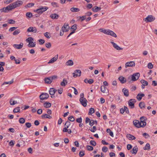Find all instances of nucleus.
<instances>
[{
  "label": "nucleus",
  "mask_w": 157,
  "mask_h": 157,
  "mask_svg": "<svg viewBox=\"0 0 157 157\" xmlns=\"http://www.w3.org/2000/svg\"><path fill=\"white\" fill-rule=\"evenodd\" d=\"M21 0H18L17 2L10 4L5 8V10H12L16 8L19 7L23 3Z\"/></svg>",
  "instance_id": "f257e3e1"
},
{
  "label": "nucleus",
  "mask_w": 157,
  "mask_h": 157,
  "mask_svg": "<svg viewBox=\"0 0 157 157\" xmlns=\"http://www.w3.org/2000/svg\"><path fill=\"white\" fill-rule=\"evenodd\" d=\"M155 20V17L151 15H149L145 19L144 21L146 22H150L154 21Z\"/></svg>",
  "instance_id": "f03ea898"
},
{
  "label": "nucleus",
  "mask_w": 157,
  "mask_h": 157,
  "mask_svg": "<svg viewBox=\"0 0 157 157\" xmlns=\"http://www.w3.org/2000/svg\"><path fill=\"white\" fill-rule=\"evenodd\" d=\"M140 76V74L139 73H134L131 76V78L132 80L134 81H135L139 78Z\"/></svg>",
  "instance_id": "7ed1b4c3"
},
{
  "label": "nucleus",
  "mask_w": 157,
  "mask_h": 157,
  "mask_svg": "<svg viewBox=\"0 0 157 157\" xmlns=\"http://www.w3.org/2000/svg\"><path fill=\"white\" fill-rule=\"evenodd\" d=\"M135 102L136 101L134 99H130L129 100L128 105L131 108H133L134 107V104Z\"/></svg>",
  "instance_id": "20e7f679"
},
{
  "label": "nucleus",
  "mask_w": 157,
  "mask_h": 157,
  "mask_svg": "<svg viewBox=\"0 0 157 157\" xmlns=\"http://www.w3.org/2000/svg\"><path fill=\"white\" fill-rule=\"evenodd\" d=\"M135 63L134 61L128 62L126 63L125 65V68L128 67H133L135 66Z\"/></svg>",
  "instance_id": "39448f33"
},
{
  "label": "nucleus",
  "mask_w": 157,
  "mask_h": 157,
  "mask_svg": "<svg viewBox=\"0 0 157 157\" xmlns=\"http://www.w3.org/2000/svg\"><path fill=\"white\" fill-rule=\"evenodd\" d=\"M79 101L81 104L84 107H86L87 105V100L85 98H80Z\"/></svg>",
  "instance_id": "423d86ee"
},
{
  "label": "nucleus",
  "mask_w": 157,
  "mask_h": 157,
  "mask_svg": "<svg viewBox=\"0 0 157 157\" xmlns=\"http://www.w3.org/2000/svg\"><path fill=\"white\" fill-rule=\"evenodd\" d=\"M110 43L112 44L113 48L116 50L120 51L123 49V48L120 47L116 43L113 41H111Z\"/></svg>",
  "instance_id": "0eeeda50"
},
{
  "label": "nucleus",
  "mask_w": 157,
  "mask_h": 157,
  "mask_svg": "<svg viewBox=\"0 0 157 157\" xmlns=\"http://www.w3.org/2000/svg\"><path fill=\"white\" fill-rule=\"evenodd\" d=\"M81 71L80 70H77L75 71V72L73 73V77L75 78L78 76H80L81 75Z\"/></svg>",
  "instance_id": "6e6552de"
},
{
  "label": "nucleus",
  "mask_w": 157,
  "mask_h": 157,
  "mask_svg": "<svg viewBox=\"0 0 157 157\" xmlns=\"http://www.w3.org/2000/svg\"><path fill=\"white\" fill-rule=\"evenodd\" d=\"M49 95L47 93H43L40 96V98L41 100H44L48 98Z\"/></svg>",
  "instance_id": "1a4fd4ad"
},
{
  "label": "nucleus",
  "mask_w": 157,
  "mask_h": 157,
  "mask_svg": "<svg viewBox=\"0 0 157 157\" xmlns=\"http://www.w3.org/2000/svg\"><path fill=\"white\" fill-rule=\"evenodd\" d=\"M37 29L35 27H30L27 30V31L28 32H33V33H36V32Z\"/></svg>",
  "instance_id": "9d476101"
},
{
  "label": "nucleus",
  "mask_w": 157,
  "mask_h": 157,
  "mask_svg": "<svg viewBox=\"0 0 157 157\" xmlns=\"http://www.w3.org/2000/svg\"><path fill=\"white\" fill-rule=\"evenodd\" d=\"M133 123L134 126L138 128H140L141 127V124L140 123V122L137 120H134L133 121Z\"/></svg>",
  "instance_id": "9b49d317"
},
{
  "label": "nucleus",
  "mask_w": 157,
  "mask_h": 157,
  "mask_svg": "<svg viewBox=\"0 0 157 157\" xmlns=\"http://www.w3.org/2000/svg\"><path fill=\"white\" fill-rule=\"evenodd\" d=\"M58 58V55H57L55 57L52 58L48 62V64L52 63L57 60Z\"/></svg>",
  "instance_id": "f8f14e48"
},
{
  "label": "nucleus",
  "mask_w": 157,
  "mask_h": 157,
  "mask_svg": "<svg viewBox=\"0 0 157 157\" xmlns=\"http://www.w3.org/2000/svg\"><path fill=\"white\" fill-rule=\"evenodd\" d=\"M69 26L68 24H64L63 26L62 29L63 31H64L65 32H67L69 30Z\"/></svg>",
  "instance_id": "ddd939ff"
},
{
  "label": "nucleus",
  "mask_w": 157,
  "mask_h": 157,
  "mask_svg": "<svg viewBox=\"0 0 157 157\" xmlns=\"http://www.w3.org/2000/svg\"><path fill=\"white\" fill-rule=\"evenodd\" d=\"M23 45V44L22 42L20 43L19 44H14L13 46L17 49H21L22 48Z\"/></svg>",
  "instance_id": "4468645a"
},
{
  "label": "nucleus",
  "mask_w": 157,
  "mask_h": 157,
  "mask_svg": "<svg viewBox=\"0 0 157 157\" xmlns=\"http://www.w3.org/2000/svg\"><path fill=\"white\" fill-rule=\"evenodd\" d=\"M122 92L123 93L124 95L126 97H128L129 96V92L128 89L124 88L122 90Z\"/></svg>",
  "instance_id": "2eb2a0df"
},
{
  "label": "nucleus",
  "mask_w": 157,
  "mask_h": 157,
  "mask_svg": "<svg viewBox=\"0 0 157 157\" xmlns=\"http://www.w3.org/2000/svg\"><path fill=\"white\" fill-rule=\"evenodd\" d=\"M118 79L122 83H124L126 82V79L122 76H120L118 78Z\"/></svg>",
  "instance_id": "dca6fc26"
},
{
  "label": "nucleus",
  "mask_w": 157,
  "mask_h": 157,
  "mask_svg": "<svg viewBox=\"0 0 157 157\" xmlns=\"http://www.w3.org/2000/svg\"><path fill=\"white\" fill-rule=\"evenodd\" d=\"M138 147L136 146L134 147L130 151V152L133 154H136L137 153L138 151Z\"/></svg>",
  "instance_id": "f3484780"
},
{
  "label": "nucleus",
  "mask_w": 157,
  "mask_h": 157,
  "mask_svg": "<svg viewBox=\"0 0 157 157\" xmlns=\"http://www.w3.org/2000/svg\"><path fill=\"white\" fill-rule=\"evenodd\" d=\"M44 81L45 83L48 84H50L52 81V78L50 77L45 78Z\"/></svg>",
  "instance_id": "a211bd4d"
},
{
  "label": "nucleus",
  "mask_w": 157,
  "mask_h": 157,
  "mask_svg": "<svg viewBox=\"0 0 157 157\" xmlns=\"http://www.w3.org/2000/svg\"><path fill=\"white\" fill-rule=\"evenodd\" d=\"M108 35H110L115 37H117V35L115 33L113 32L110 30H109Z\"/></svg>",
  "instance_id": "6ab92c4d"
},
{
  "label": "nucleus",
  "mask_w": 157,
  "mask_h": 157,
  "mask_svg": "<svg viewBox=\"0 0 157 157\" xmlns=\"http://www.w3.org/2000/svg\"><path fill=\"white\" fill-rule=\"evenodd\" d=\"M57 90L55 89L54 88H52L50 89L49 93L50 95H53L54 94L55 92Z\"/></svg>",
  "instance_id": "aec40b11"
},
{
  "label": "nucleus",
  "mask_w": 157,
  "mask_h": 157,
  "mask_svg": "<svg viewBox=\"0 0 157 157\" xmlns=\"http://www.w3.org/2000/svg\"><path fill=\"white\" fill-rule=\"evenodd\" d=\"M126 137L127 138L130 140H134L136 139V137L130 134H128Z\"/></svg>",
  "instance_id": "412c9836"
},
{
  "label": "nucleus",
  "mask_w": 157,
  "mask_h": 157,
  "mask_svg": "<svg viewBox=\"0 0 157 157\" xmlns=\"http://www.w3.org/2000/svg\"><path fill=\"white\" fill-rule=\"evenodd\" d=\"M109 30V29H105L101 28L99 29V31L101 32H102L105 34L108 35Z\"/></svg>",
  "instance_id": "4be33fe9"
},
{
  "label": "nucleus",
  "mask_w": 157,
  "mask_h": 157,
  "mask_svg": "<svg viewBox=\"0 0 157 157\" xmlns=\"http://www.w3.org/2000/svg\"><path fill=\"white\" fill-rule=\"evenodd\" d=\"M144 96V94H138L136 96V98L139 101H140L142 97Z\"/></svg>",
  "instance_id": "5701e85b"
},
{
  "label": "nucleus",
  "mask_w": 157,
  "mask_h": 157,
  "mask_svg": "<svg viewBox=\"0 0 157 157\" xmlns=\"http://www.w3.org/2000/svg\"><path fill=\"white\" fill-rule=\"evenodd\" d=\"M26 42L29 43V44L33 43L34 41L33 38L32 37H29L26 40Z\"/></svg>",
  "instance_id": "b1692460"
},
{
  "label": "nucleus",
  "mask_w": 157,
  "mask_h": 157,
  "mask_svg": "<svg viewBox=\"0 0 157 157\" xmlns=\"http://www.w3.org/2000/svg\"><path fill=\"white\" fill-rule=\"evenodd\" d=\"M50 17L52 19H57L59 17V16L56 13L52 14L51 15Z\"/></svg>",
  "instance_id": "393cba45"
},
{
  "label": "nucleus",
  "mask_w": 157,
  "mask_h": 157,
  "mask_svg": "<svg viewBox=\"0 0 157 157\" xmlns=\"http://www.w3.org/2000/svg\"><path fill=\"white\" fill-rule=\"evenodd\" d=\"M41 117L43 119L45 118L50 119L52 118V117L51 116L46 114L42 115Z\"/></svg>",
  "instance_id": "a878e982"
},
{
  "label": "nucleus",
  "mask_w": 157,
  "mask_h": 157,
  "mask_svg": "<svg viewBox=\"0 0 157 157\" xmlns=\"http://www.w3.org/2000/svg\"><path fill=\"white\" fill-rule=\"evenodd\" d=\"M143 149L144 150H149L150 149V146L149 143H147L145 147H143Z\"/></svg>",
  "instance_id": "bb28decb"
},
{
  "label": "nucleus",
  "mask_w": 157,
  "mask_h": 157,
  "mask_svg": "<svg viewBox=\"0 0 157 157\" xmlns=\"http://www.w3.org/2000/svg\"><path fill=\"white\" fill-rule=\"evenodd\" d=\"M44 107L48 108L51 106V104L50 103L46 102L44 104Z\"/></svg>",
  "instance_id": "cd10ccee"
},
{
  "label": "nucleus",
  "mask_w": 157,
  "mask_h": 157,
  "mask_svg": "<svg viewBox=\"0 0 157 157\" xmlns=\"http://www.w3.org/2000/svg\"><path fill=\"white\" fill-rule=\"evenodd\" d=\"M107 88L105 87L103 85L101 86V90L102 92L105 93L106 92V89Z\"/></svg>",
  "instance_id": "c85d7f7f"
},
{
  "label": "nucleus",
  "mask_w": 157,
  "mask_h": 157,
  "mask_svg": "<svg viewBox=\"0 0 157 157\" xmlns=\"http://www.w3.org/2000/svg\"><path fill=\"white\" fill-rule=\"evenodd\" d=\"M66 64L67 66L72 65L73 64V62L71 60H69L66 62Z\"/></svg>",
  "instance_id": "c756f323"
},
{
  "label": "nucleus",
  "mask_w": 157,
  "mask_h": 157,
  "mask_svg": "<svg viewBox=\"0 0 157 157\" xmlns=\"http://www.w3.org/2000/svg\"><path fill=\"white\" fill-rule=\"evenodd\" d=\"M10 103L11 105H14L17 104V102L13 100V99H11L10 101Z\"/></svg>",
  "instance_id": "7c9ffc66"
},
{
  "label": "nucleus",
  "mask_w": 157,
  "mask_h": 157,
  "mask_svg": "<svg viewBox=\"0 0 157 157\" xmlns=\"http://www.w3.org/2000/svg\"><path fill=\"white\" fill-rule=\"evenodd\" d=\"M34 5V4L33 3H29L25 6V7L27 8L33 6Z\"/></svg>",
  "instance_id": "2f4dec72"
},
{
  "label": "nucleus",
  "mask_w": 157,
  "mask_h": 157,
  "mask_svg": "<svg viewBox=\"0 0 157 157\" xmlns=\"http://www.w3.org/2000/svg\"><path fill=\"white\" fill-rule=\"evenodd\" d=\"M67 83V82L66 80L64 79L63 82H61L60 85L62 86H65Z\"/></svg>",
  "instance_id": "473e14b6"
},
{
  "label": "nucleus",
  "mask_w": 157,
  "mask_h": 157,
  "mask_svg": "<svg viewBox=\"0 0 157 157\" xmlns=\"http://www.w3.org/2000/svg\"><path fill=\"white\" fill-rule=\"evenodd\" d=\"M140 82L143 85L147 86L148 85L147 82L144 80L142 79L141 80Z\"/></svg>",
  "instance_id": "72a5a7b5"
},
{
  "label": "nucleus",
  "mask_w": 157,
  "mask_h": 157,
  "mask_svg": "<svg viewBox=\"0 0 157 157\" xmlns=\"http://www.w3.org/2000/svg\"><path fill=\"white\" fill-rule=\"evenodd\" d=\"M36 43L35 42H33V43H30V44H29L28 45V46L29 47H33L35 46H36Z\"/></svg>",
  "instance_id": "f704fd0d"
},
{
  "label": "nucleus",
  "mask_w": 157,
  "mask_h": 157,
  "mask_svg": "<svg viewBox=\"0 0 157 157\" xmlns=\"http://www.w3.org/2000/svg\"><path fill=\"white\" fill-rule=\"evenodd\" d=\"M44 36L47 38H50L51 36L50 33L48 32H46L44 34Z\"/></svg>",
  "instance_id": "c9c22d12"
},
{
  "label": "nucleus",
  "mask_w": 157,
  "mask_h": 157,
  "mask_svg": "<svg viewBox=\"0 0 157 157\" xmlns=\"http://www.w3.org/2000/svg\"><path fill=\"white\" fill-rule=\"evenodd\" d=\"M141 127H144L146 125V122L145 121H140Z\"/></svg>",
  "instance_id": "e433bc0d"
},
{
  "label": "nucleus",
  "mask_w": 157,
  "mask_h": 157,
  "mask_svg": "<svg viewBox=\"0 0 157 157\" xmlns=\"http://www.w3.org/2000/svg\"><path fill=\"white\" fill-rule=\"evenodd\" d=\"M139 106L141 109L144 108L145 107V104L144 102H140L139 104Z\"/></svg>",
  "instance_id": "4c0bfd02"
},
{
  "label": "nucleus",
  "mask_w": 157,
  "mask_h": 157,
  "mask_svg": "<svg viewBox=\"0 0 157 157\" xmlns=\"http://www.w3.org/2000/svg\"><path fill=\"white\" fill-rule=\"evenodd\" d=\"M71 124V122L68 121H67L65 124V127L66 128H68Z\"/></svg>",
  "instance_id": "58836bf2"
},
{
  "label": "nucleus",
  "mask_w": 157,
  "mask_h": 157,
  "mask_svg": "<svg viewBox=\"0 0 157 157\" xmlns=\"http://www.w3.org/2000/svg\"><path fill=\"white\" fill-rule=\"evenodd\" d=\"M94 112V109L92 108H91L90 109L89 112V115L93 113Z\"/></svg>",
  "instance_id": "ea45409f"
},
{
  "label": "nucleus",
  "mask_w": 157,
  "mask_h": 157,
  "mask_svg": "<svg viewBox=\"0 0 157 157\" xmlns=\"http://www.w3.org/2000/svg\"><path fill=\"white\" fill-rule=\"evenodd\" d=\"M25 121V119L21 117L20 118L19 122L21 124H24Z\"/></svg>",
  "instance_id": "a19ab883"
},
{
  "label": "nucleus",
  "mask_w": 157,
  "mask_h": 157,
  "mask_svg": "<svg viewBox=\"0 0 157 157\" xmlns=\"http://www.w3.org/2000/svg\"><path fill=\"white\" fill-rule=\"evenodd\" d=\"M77 25L75 24L71 27V29L73 30V31H75L77 29Z\"/></svg>",
  "instance_id": "79ce46f5"
},
{
  "label": "nucleus",
  "mask_w": 157,
  "mask_h": 157,
  "mask_svg": "<svg viewBox=\"0 0 157 157\" xmlns=\"http://www.w3.org/2000/svg\"><path fill=\"white\" fill-rule=\"evenodd\" d=\"M13 82V80H12L11 81L8 82H4L2 85H4L5 84H11Z\"/></svg>",
  "instance_id": "37998d69"
},
{
  "label": "nucleus",
  "mask_w": 157,
  "mask_h": 157,
  "mask_svg": "<svg viewBox=\"0 0 157 157\" xmlns=\"http://www.w3.org/2000/svg\"><path fill=\"white\" fill-rule=\"evenodd\" d=\"M20 32V31L19 29H17L15 30L13 33V34L14 35H16L18 34Z\"/></svg>",
  "instance_id": "c03bdc74"
},
{
  "label": "nucleus",
  "mask_w": 157,
  "mask_h": 157,
  "mask_svg": "<svg viewBox=\"0 0 157 157\" xmlns=\"http://www.w3.org/2000/svg\"><path fill=\"white\" fill-rule=\"evenodd\" d=\"M96 127L94 126L92 128H91L90 129V130L92 132H94L96 130Z\"/></svg>",
  "instance_id": "a18cd8bd"
},
{
  "label": "nucleus",
  "mask_w": 157,
  "mask_h": 157,
  "mask_svg": "<svg viewBox=\"0 0 157 157\" xmlns=\"http://www.w3.org/2000/svg\"><path fill=\"white\" fill-rule=\"evenodd\" d=\"M20 107H17L15 108L13 110V112L14 113H16L19 112L20 111Z\"/></svg>",
  "instance_id": "49530a36"
},
{
  "label": "nucleus",
  "mask_w": 157,
  "mask_h": 157,
  "mask_svg": "<svg viewBox=\"0 0 157 157\" xmlns=\"http://www.w3.org/2000/svg\"><path fill=\"white\" fill-rule=\"evenodd\" d=\"M143 136L146 139H147L150 137L149 135L146 133H144L143 134Z\"/></svg>",
  "instance_id": "de8ad7c7"
},
{
  "label": "nucleus",
  "mask_w": 157,
  "mask_h": 157,
  "mask_svg": "<svg viewBox=\"0 0 157 157\" xmlns=\"http://www.w3.org/2000/svg\"><path fill=\"white\" fill-rule=\"evenodd\" d=\"M90 143V144L94 146H95L96 145V143L94 140H91Z\"/></svg>",
  "instance_id": "09e8293b"
},
{
  "label": "nucleus",
  "mask_w": 157,
  "mask_h": 157,
  "mask_svg": "<svg viewBox=\"0 0 157 157\" xmlns=\"http://www.w3.org/2000/svg\"><path fill=\"white\" fill-rule=\"evenodd\" d=\"M86 147L87 149L89 151H92L93 149V147L90 146V145H87Z\"/></svg>",
  "instance_id": "8fccbe9b"
},
{
  "label": "nucleus",
  "mask_w": 157,
  "mask_h": 157,
  "mask_svg": "<svg viewBox=\"0 0 157 157\" xmlns=\"http://www.w3.org/2000/svg\"><path fill=\"white\" fill-rule=\"evenodd\" d=\"M45 45L46 47L48 48H49L51 47V43L50 42L45 44Z\"/></svg>",
  "instance_id": "3c124183"
},
{
  "label": "nucleus",
  "mask_w": 157,
  "mask_h": 157,
  "mask_svg": "<svg viewBox=\"0 0 157 157\" xmlns=\"http://www.w3.org/2000/svg\"><path fill=\"white\" fill-rule=\"evenodd\" d=\"M48 9V8L46 7H43V6H40V7L37 10H42L43 9H45V10H47Z\"/></svg>",
  "instance_id": "603ef678"
},
{
  "label": "nucleus",
  "mask_w": 157,
  "mask_h": 157,
  "mask_svg": "<svg viewBox=\"0 0 157 157\" xmlns=\"http://www.w3.org/2000/svg\"><path fill=\"white\" fill-rule=\"evenodd\" d=\"M124 111L127 114H129V111L128 109V107L125 106H124Z\"/></svg>",
  "instance_id": "864d4df0"
},
{
  "label": "nucleus",
  "mask_w": 157,
  "mask_h": 157,
  "mask_svg": "<svg viewBox=\"0 0 157 157\" xmlns=\"http://www.w3.org/2000/svg\"><path fill=\"white\" fill-rule=\"evenodd\" d=\"M102 9V8H101L100 7H98L96 6L92 8V10H99Z\"/></svg>",
  "instance_id": "5fc2aeb1"
},
{
  "label": "nucleus",
  "mask_w": 157,
  "mask_h": 157,
  "mask_svg": "<svg viewBox=\"0 0 157 157\" xmlns=\"http://www.w3.org/2000/svg\"><path fill=\"white\" fill-rule=\"evenodd\" d=\"M68 119L69 121H75V118L72 116H71L68 117Z\"/></svg>",
  "instance_id": "6e6d98bb"
},
{
  "label": "nucleus",
  "mask_w": 157,
  "mask_h": 157,
  "mask_svg": "<svg viewBox=\"0 0 157 157\" xmlns=\"http://www.w3.org/2000/svg\"><path fill=\"white\" fill-rule=\"evenodd\" d=\"M147 67L149 69H152L153 67V66L151 63H149L148 64Z\"/></svg>",
  "instance_id": "4d7b16f0"
},
{
  "label": "nucleus",
  "mask_w": 157,
  "mask_h": 157,
  "mask_svg": "<svg viewBox=\"0 0 157 157\" xmlns=\"http://www.w3.org/2000/svg\"><path fill=\"white\" fill-rule=\"evenodd\" d=\"M15 144V141L14 140H11L9 143V144L10 146L13 147Z\"/></svg>",
  "instance_id": "13d9d810"
},
{
  "label": "nucleus",
  "mask_w": 157,
  "mask_h": 157,
  "mask_svg": "<svg viewBox=\"0 0 157 157\" xmlns=\"http://www.w3.org/2000/svg\"><path fill=\"white\" fill-rule=\"evenodd\" d=\"M108 151V148L106 147H103L102 148V151L104 152H106Z\"/></svg>",
  "instance_id": "bf43d9fd"
},
{
  "label": "nucleus",
  "mask_w": 157,
  "mask_h": 157,
  "mask_svg": "<svg viewBox=\"0 0 157 157\" xmlns=\"http://www.w3.org/2000/svg\"><path fill=\"white\" fill-rule=\"evenodd\" d=\"M25 125L26 127L28 128H29L31 126V124L29 122L26 123L25 124Z\"/></svg>",
  "instance_id": "052dcab7"
},
{
  "label": "nucleus",
  "mask_w": 157,
  "mask_h": 157,
  "mask_svg": "<svg viewBox=\"0 0 157 157\" xmlns=\"http://www.w3.org/2000/svg\"><path fill=\"white\" fill-rule=\"evenodd\" d=\"M39 41L40 44H42L45 42V40L43 39H40L39 40Z\"/></svg>",
  "instance_id": "680f3d73"
},
{
  "label": "nucleus",
  "mask_w": 157,
  "mask_h": 157,
  "mask_svg": "<svg viewBox=\"0 0 157 157\" xmlns=\"http://www.w3.org/2000/svg\"><path fill=\"white\" fill-rule=\"evenodd\" d=\"M26 16L29 17H32V13L30 12H28L26 13Z\"/></svg>",
  "instance_id": "e2e57ef3"
},
{
  "label": "nucleus",
  "mask_w": 157,
  "mask_h": 157,
  "mask_svg": "<svg viewBox=\"0 0 157 157\" xmlns=\"http://www.w3.org/2000/svg\"><path fill=\"white\" fill-rule=\"evenodd\" d=\"M147 120V118L144 117H142L140 118V121H145Z\"/></svg>",
  "instance_id": "0e129e2a"
},
{
  "label": "nucleus",
  "mask_w": 157,
  "mask_h": 157,
  "mask_svg": "<svg viewBox=\"0 0 157 157\" xmlns=\"http://www.w3.org/2000/svg\"><path fill=\"white\" fill-rule=\"evenodd\" d=\"M86 18V15H84L82 17H80V19H81V21H82Z\"/></svg>",
  "instance_id": "69168bd1"
},
{
  "label": "nucleus",
  "mask_w": 157,
  "mask_h": 157,
  "mask_svg": "<svg viewBox=\"0 0 157 157\" xmlns=\"http://www.w3.org/2000/svg\"><path fill=\"white\" fill-rule=\"evenodd\" d=\"M76 121L77 122L79 123H80L82 122V118L81 117H80L79 118L77 119L76 120Z\"/></svg>",
  "instance_id": "338daca9"
},
{
  "label": "nucleus",
  "mask_w": 157,
  "mask_h": 157,
  "mask_svg": "<svg viewBox=\"0 0 157 157\" xmlns=\"http://www.w3.org/2000/svg\"><path fill=\"white\" fill-rule=\"evenodd\" d=\"M109 156L110 157H115V154L113 152H110L109 154Z\"/></svg>",
  "instance_id": "774afa93"
}]
</instances>
